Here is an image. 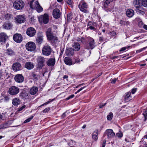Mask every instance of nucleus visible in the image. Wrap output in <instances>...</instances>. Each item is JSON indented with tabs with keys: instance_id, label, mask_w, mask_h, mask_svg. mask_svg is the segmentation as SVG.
<instances>
[{
	"instance_id": "c756f323",
	"label": "nucleus",
	"mask_w": 147,
	"mask_h": 147,
	"mask_svg": "<svg viewBox=\"0 0 147 147\" xmlns=\"http://www.w3.org/2000/svg\"><path fill=\"white\" fill-rule=\"evenodd\" d=\"M98 130L96 129L94 131L92 134V138L94 140H96L98 139L97 136L98 134Z\"/></svg>"
},
{
	"instance_id": "ea45409f",
	"label": "nucleus",
	"mask_w": 147,
	"mask_h": 147,
	"mask_svg": "<svg viewBox=\"0 0 147 147\" xmlns=\"http://www.w3.org/2000/svg\"><path fill=\"white\" fill-rule=\"evenodd\" d=\"M7 51V53L8 55H11L13 54V51L12 50L8 49Z\"/></svg>"
},
{
	"instance_id": "0eeeda50",
	"label": "nucleus",
	"mask_w": 147,
	"mask_h": 147,
	"mask_svg": "<svg viewBox=\"0 0 147 147\" xmlns=\"http://www.w3.org/2000/svg\"><path fill=\"white\" fill-rule=\"evenodd\" d=\"M26 49L28 51H33L35 50L36 48L35 43L32 42H29L26 45Z\"/></svg>"
},
{
	"instance_id": "8fccbe9b",
	"label": "nucleus",
	"mask_w": 147,
	"mask_h": 147,
	"mask_svg": "<svg viewBox=\"0 0 147 147\" xmlns=\"http://www.w3.org/2000/svg\"><path fill=\"white\" fill-rule=\"evenodd\" d=\"M117 79H118L117 78H114L111 82V83L112 84H115V83L116 80H117Z\"/></svg>"
},
{
	"instance_id": "ddd939ff",
	"label": "nucleus",
	"mask_w": 147,
	"mask_h": 147,
	"mask_svg": "<svg viewBox=\"0 0 147 147\" xmlns=\"http://www.w3.org/2000/svg\"><path fill=\"white\" fill-rule=\"evenodd\" d=\"M43 35L42 34L39 32L37 34L36 38V42L39 45L41 44L43 41Z\"/></svg>"
},
{
	"instance_id": "864d4df0",
	"label": "nucleus",
	"mask_w": 147,
	"mask_h": 147,
	"mask_svg": "<svg viewBox=\"0 0 147 147\" xmlns=\"http://www.w3.org/2000/svg\"><path fill=\"white\" fill-rule=\"evenodd\" d=\"M74 96V94L71 95L69 97L67 98H66V99L67 100H69L70 98H72Z\"/></svg>"
},
{
	"instance_id": "4468645a",
	"label": "nucleus",
	"mask_w": 147,
	"mask_h": 147,
	"mask_svg": "<svg viewBox=\"0 0 147 147\" xmlns=\"http://www.w3.org/2000/svg\"><path fill=\"white\" fill-rule=\"evenodd\" d=\"M15 20L16 22L19 24L24 23L26 20L25 17L23 15L17 16L15 18Z\"/></svg>"
},
{
	"instance_id": "a19ab883",
	"label": "nucleus",
	"mask_w": 147,
	"mask_h": 147,
	"mask_svg": "<svg viewBox=\"0 0 147 147\" xmlns=\"http://www.w3.org/2000/svg\"><path fill=\"white\" fill-rule=\"evenodd\" d=\"M33 116H32L30 118L27 119L26 120H25L24 121V123H26L30 122V120L33 119Z\"/></svg>"
},
{
	"instance_id": "72a5a7b5",
	"label": "nucleus",
	"mask_w": 147,
	"mask_h": 147,
	"mask_svg": "<svg viewBox=\"0 0 147 147\" xmlns=\"http://www.w3.org/2000/svg\"><path fill=\"white\" fill-rule=\"evenodd\" d=\"M142 7H139V8H138L136 9V11L138 13H139L142 15H143L145 13L143 11L141 10L142 9Z\"/></svg>"
},
{
	"instance_id": "4c0bfd02",
	"label": "nucleus",
	"mask_w": 147,
	"mask_h": 147,
	"mask_svg": "<svg viewBox=\"0 0 147 147\" xmlns=\"http://www.w3.org/2000/svg\"><path fill=\"white\" fill-rule=\"evenodd\" d=\"M143 114L145 117V121H146L147 119V111L146 110H144L143 113Z\"/></svg>"
},
{
	"instance_id": "f704fd0d",
	"label": "nucleus",
	"mask_w": 147,
	"mask_h": 147,
	"mask_svg": "<svg viewBox=\"0 0 147 147\" xmlns=\"http://www.w3.org/2000/svg\"><path fill=\"white\" fill-rule=\"evenodd\" d=\"M37 61L38 63H44L45 61V59L42 57H38L37 59Z\"/></svg>"
},
{
	"instance_id": "393cba45",
	"label": "nucleus",
	"mask_w": 147,
	"mask_h": 147,
	"mask_svg": "<svg viewBox=\"0 0 147 147\" xmlns=\"http://www.w3.org/2000/svg\"><path fill=\"white\" fill-rule=\"evenodd\" d=\"M64 61L65 63L67 65H71L72 64L71 59L69 57H66L64 59Z\"/></svg>"
},
{
	"instance_id": "37998d69",
	"label": "nucleus",
	"mask_w": 147,
	"mask_h": 147,
	"mask_svg": "<svg viewBox=\"0 0 147 147\" xmlns=\"http://www.w3.org/2000/svg\"><path fill=\"white\" fill-rule=\"evenodd\" d=\"M147 47H144L143 48H142L141 49H139L138 50H137L136 51V53H140V52H141L143 50L146 49Z\"/></svg>"
},
{
	"instance_id": "603ef678",
	"label": "nucleus",
	"mask_w": 147,
	"mask_h": 147,
	"mask_svg": "<svg viewBox=\"0 0 147 147\" xmlns=\"http://www.w3.org/2000/svg\"><path fill=\"white\" fill-rule=\"evenodd\" d=\"M128 48L127 47H123L120 50V51H123L125 50L126 49Z\"/></svg>"
},
{
	"instance_id": "39448f33",
	"label": "nucleus",
	"mask_w": 147,
	"mask_h": 147,
	"mask_svg": "<svg viewBox=\"0 0 147 147\" xmlns=\"http://www.w3.org/2000/svg\"><path fill=\"white\" fill-rule=\"evenodd\" d=\"M24 5V3L22 0H19L16 1L13 3L14 8L17 9H22Z\"/></svg>"
},
{
	"instance_id": "13d9d810",
	"label": "nucleus",
	"mask_w": 147,
	"mask_h": 147,
	"mask_svg": "<svg viewBox=\"0 0 147 147\" xmlns=\"http://www.w3.org/2000/svg\"><path fill=\"white\" fill-rule=\"evenodd\" d=\"M126 22L123 20H121L120 21V24L122 25H125V24Z\"/></svg>"
},
{
	"instance_id": "6e6552de",
	"label": "nucleus",
	"mask_w": 147,
	"mask_h": 147,
	"mask_svg": "<svg viewBox=\"0 0 147 147\" xmlns=\"http://www.w3.org/2000/svg\"><path fill=\"white\" fill-rule=\"evenodd\" d=\"M38 20L40 23H43L46 24H47L49 20V16L47 14H45L38 17Z\"/></svg>"
},
{
	"instance_id": "79ce46f5",
	"label": "nucleus",
	"mask_w": 147,
	"mask_h": 147,
	"mask_svg": "<svg viewBox=\"0 0 147 147\" xmlns=\"http://www.w3.org/2000/svg\"><path fill=\"white\" fill-rule=\"evenodd\" d=\"M123 134L121 132H119L116 134V136L119 138H121L123 136Z\"/></svg>"
},
{
	"instance_id": "69168bd1",
	"label": "nucleus",
	"mask_w": 147,
	"mask_h": 147,
	"mask_svg": "<svg viewBox=\"0 0 147 147\" xmlns=\"http://www.w3.org/2000/svg\"><path fill=\"white\" fill-rule=\"evenodd\" d=\"M84 84H80L78 85V86H77L76 87V88H77L78 87H79L82 85H83Z\"/></svg>"
},
{
	"instance_id": "423d86ee",
	"label": "nucleus",
	"mask_w": 147,
	"mask_h": 147,
	"mask_svg": "<svg viewBox=\"0 0 147 147\" xmlns=\"http://www.w3.org/2000/svg\"><path fill=\"white\" fill-rule=\"evenodd\" d=\"M94 40L91 38H89L88 40V44L85 46V48L88 49H92L95 47Z\"/></svg>"
},
{
	"instance_id": "bf43d9fd",
	"label": "nucleus",
	"mask_w": 147,
	"mask_h": 147,
	"mask_svg": "<svg viewBox=\"0 0 147 147\" xmlns=\"http://www.w3.org/2000/svg\"><path fill=\"white\" fill-rule=\"evenodd\" d=\"M90 29L91 30H95V28L94 27L92 26H90L88 28V29Z\"/></svg>"
},
{
	"instance_id": "a211bd4d",
	"label": "nucleus",
	"mask_w": 147,
	"mask_h": 147,
	"mask_svg": "<svg viewBox=\"0 0 147 147\" xmlns=\"http://www.w3.org/2000/svg\"><path fill=\"white\" fill-rule=\"evenodd\" d=\"M15 81L18 82H22L24 80V77L21 74L16 75L14 78Z\"/></svg>"
},
{
	"instance_id": "b1692460",
	"label": "nucleus",
	"mask_w": 147,
	"mask_h": 147,
	"mask_svg": "<svg viewBox=\"0 0 147 147\" xmlns=\"http://www.w3.org/2000/svg\"><path fill=\"white\" fill-rule=\"evenodd\" d=\"M72 47H73V49L74 51H79L80 48V46L79 43L78 42H74L72 45Z\"/></svg>"
},
{
	"instance_id": "338daca9",
	"label": "nucleus",
	"mask_w": 147,
	"mask_h": 147,
	"mask_svg": "<svg viewBox=\"0 0 147 147\" xmlns=\"http://www.w3.org/2000/svg\"><path fill=\"white\" fill-rule=\"evenodd\" d=\"M106 142H104L102 147H105Z\"/></svg>"
},
{
	"instance_id": "c9c22d12",
	"label": "nucleus",
	"mask_w": 147,
	"mask_h": 147,
	"mask_svg": "<svg viewBox=\"0 0 147 147\" xmlns=\"http://www.w3.org/2000/svg\"><path fill=\"white\" fill-rule=\"evenodd\" d=\"M113 117V114L111 112H110L109 113L108 115L107 116V119L108 120L110 121L112 119V118Z\"/></svg>"
},
{
	"instance_id": "1a4fd4ad",
	"label": "nucleus",
	"mask_w": 147,
	"mask_h": 147,
	"mask_svg": "<svg viewBox=\"0 0 147 147\" xmlns=\"http://www.w3.org/2000/svg\"><path fill=\"white\" fill-rule=\"evenodd\" d=\"M19 88L15 86H12L10 88L9 90V93L11 95H15L19 92Z\"/></svg>"
},
{
	"instance_id": "de8ad7c7",
	"label": "nucleus",
	"mask_w": 147,
	"mask_h": 147,
	"mask_svg": "<svg viewBox=\"0 0 147 147\" xmlns=\"http://www.w3.org/2000/svg\"><path fill=\"white\" fill-rule=\"evenodd\" d=\"M85 86H84V87H82V88H80V89H79L75 93V94H77V93H78L80 91H81L82 90H83V89H84V88H85Z\"/></svg>"
},
{
	"instance_id": "09e8293b",
	"label": "nucleus",
	"mask_w": 147,
	"mask_h": 147,
	"mask_svg": "<svg viewBox=\"0 0 147 147\" xmlns=\"http://www.w3.org/2000/svg\"><path fill=\"white\" fill-rule=\"evenodd\" d=\"M49 110H50L49 108H46L43 111V113H46V112H48V111H49Z\"/></svg>"
},
{
	"instance_id": "7c9ffc66",
	"label": "nucleus",
	"mask_w": 147,
	"mask_h": 147,
	"mask_svg": "<svg viewBox=\"0 0 147 147\" xmlns=\"http://www.w3.org/2000/svg\"><path fill=\"white\" fill-rule=\"evenodd\" d=\"M38 90V88L36 87H33L30 89V93L32 95L36 94Z\"/></svg>"
},
{
	"instance_id": "4d7b16f0",
	"label": "nucleus",
	"mask_w": 147,
	"mask_h": 147,
	"mask_svg": "<svg viewBox=\"0 0 147 147\" xmlns=\"http://www.w3.org/2000/svg\"><path fill=\"white\" fill-rule=\"evenodd\" d=\"M81 42L83 43L85 42V39L83 37L81 38Z\"/></svg>"
},
{
	"instance_id": "c85d7f7f",
	"label": "nucleus",
	"mask_w": 147,
	"mask_h": 147,
	"mask_svg": "<svg viewBox=\"0 0 147 147\" xmlns=\"http://www.w3.org/2000/svg\"><path fill=\"white\" fill-rule=\"evenodd\" d=\"M131 94L130 92H128L126 93L125 97V102H128L131 99Z\"/></svg>"
},
{
	"instance_id": "052dcab7",
	"label": "nucleus",
	"mask_w": 147,
	"mask_h": 147,
	"mask_svg": "<svg viewBox=\"0 0 147 147\" xmlns=\"http://www.w3.org/2000/svg\"><path fill=\"white\" fill-rule=\"evenodd\" d=\"M26 107L25 105H24L23 106H22L19 109V111H22L23 109L24 108Z\"/></svg>"
},
{
	"instance_id": "5fc2aeb1",
	"label": "nucleus",
	"mask_w": 147,
	"mask_h": 147,
	"mask_svg": "<svg viewBox=\"0 0 147 147\" xmlns=\"http://www.w3.org/2000/svg\"><path fill=\"white\" fill-rule=\"evenodd\" d=\"M32 76L35 79L37 80L38 79V76L36 74H32Z\"/></svg>"
},
{
	"instance_id": "e2e57ef3",
	"label": "nucleus",
	"mask_w": 147,
	"mask_h": 147,
	"mask_svg": "<svg viewBox=\"0 0 147 147\" xmlns=\"http://www.w3.org/2000/svg\"><path fill=\"white\" fill-rule=\"evenodd\" d=\"M110 33L111 34H112L113 36H115L116 35V33L115 32L113 31L112 32H110Z\"/></svg>"
},
{
	"instance_id": "774afa93",
	"label": "nucleus",
	"mask_w": 147,
	"mask_h": 147,
	"mask_svg": "<svg viewBox=\"0 0 147 147\" xmlns=\"http://www.w3.org/2000/svg\"><path fill=\"white\" fill-rule=\"evenodd\" d=\"M66 116L65 113H63L62 115V117L63 118H64Z\"/></svg>"
},
{
	"instance_id": "2f4dec72",
	"label": "nucleus",
	"mask_w": 147,
	"mask_h": 147,
	"mask_svg": "<svg viewBox=\"0 0 147 147\" xmlns=\"http://www.w3.org/2000/svg\"><path fill=\"white\" fill-rule=\"evenodd\" d=\"M4 18L6 20H10L12 19L13 17L11 15L7 13L5 14Z\"/></svg>"
},
{
	"instance_id": "2eb2a0df",
	"label": "nucleus",
	"mask_w": 147,
	"mask_h": 147,
	"mask_svg": "<svg viewBox=\"0 0 147 147\" xmlns=\"http://www.w3.org/2000/svg\"><path fill=\"white\" fill-rule=\"evenodd\" d=\"M13 39L16 42L20 43L22 40V36L20 34H16L14 35Z\"/></svg>"
},
{
	"instance_id": "c03bdc74",
	"label": "nucleus",
	"mask_w": 147,
	"mask_h": 147,
	"mask_svg": "<svg viewBox=\"0 0 147 147\" xmlns=\"http://www.w3.org/2000/svg\"><path fill=\"white\" fill-rule=\"evenodd\" d=\"M43 65V63H38V67L39 68H42Z\"/></svg>"
},
{
	"instance_id": "f3484780",
	"label": "nucleus",
	"mask_w": 147,
	"mask_h": 147,
	"mask_svg": "<svg viewBox=\"0 0 147 147\" xmlns=\"http://www.w3.org/2000/svg\"><path fill=\"white\" fill-rule=\"evenodd\" d=\"M3 28L5 29L9 30L12 29V24L9 22H5L3 25Z\"/></svg>"
},
{
	"instance_id": "7ed1b4c3",
	"label": "nucleus",
	"mask_w": 147,
	"mask_h": 147,
	"mask_svg": "<svg viewBox=\"0 0 147 147\" xmlns=\"http://www.w3.org/2000/svg\"><path fill=\"white\" fill-rule=\"evenodd\" d=\"M33 2V1H32L30 4V7L31 9H35L39 13L40 12L42 11L43 8L40 6L38 1H36L35 2L33 6L32 5Z\"/></svg>"
},
{
	"instance_id": "6ab92c4d",
	"label": "nucleus",
	"mask_w": 147,
	"mask_h": 147,
	"mask_svg": "<svg viewBox=\"0 0 147 147\" xmlns=\"http://www.w3.org/2000/svg\"><path fill=\"white\" fill-rule=\"evenodd\" d=\"M65 53L66 55L69 56H73L74 53V50L72 48H69L66 49Z\"/></svg>"
},
{
	"instance_id": "58836bf2",
	"label": "nucleus",
	"mask_w": 147,
	"mask_h": 147,
	"mask_svg": "<svg viewBox=\"0 0 147 147\" xmlns=\"http://www.w3.org/2000/svg\"><path fill=\"white\" fill-rule=\"evenodd\" d=\"M66 2L67 4L71 5V7L72 6V4L73 3L72 0H66Z\"/></svg>"
},
{
	"instance_id": "a18cd8bd",
	"label": "nucleus",
	"mask_w": 147,
	"mask_h": 147,
	"mask_svg": "<svg viewBox=\"0 0 147 147\" xmlns=\"http://www.w3.org/2000/svg\"><path fill=\"white\" fill-rule=\"evenodd\" d=\"M72 14L69 13L67 15V20H71L72 18Z\"/></svg>"
},
{
	"instance_id": "4be33fe9",
	"label": "nucleus",
	"mask_w": 147,
	"mask_h": 147,
	"mask_svg": "<svg viewBox=\"0 0 147 147\" xmlns=\"http://www.w3.org/2000/svg\"><path fill=\"white\" fill-rule=\"evenodd\" d=\"M107 134L109 138H112L114 137L115 135V133L111 129H108L107 130Z\"/></svg>"
},
{
	"instance_id": "6e6d98bb",
	"label": "nucleus",
	"mask_w": 147,
	"mask_h": 147,
	"mask_svg": "<svg viewBox=\"0 0 147 147\" xmlns=\"http://www.w3.org/2000/svg\"><path fill=\"white\" fill-rule=\"evenodd\" d=\"M106 104V103L104 104H100L99 105V108H102Z\"/></svg>"
},
{
	"instance_id": "aec40b11",
	"label": "nucleus",
	"mask_w": 147,
	"mask_h": 147,
	"mask_svg": "<svg viewBox=\"0 0 147 147\" xmlns=\"http://www.w3.org/2000/svg\"><path fill=\"white\" fill-rule=\"evenodd\" d=\"M55 58H50L47 61V64L49 66H53L55 65Z\"/></svg>"
},
{
	"instance_id": "9d476101",
	"label": "nucleus",
	"mask_w": 147,
	"mask_h": 147,
	"mask_svg": "<svg viewBox=\"0 0 147 147\" xmlns=\"http://www.w3.org/2000/svg\"><path fill=\"white\" fill-rule=\"evenodd\" d=\"M52 49L48 45L45 46L42 49V53L43 55L48 56L50 55Z\"/></svg>"
},
{
	"instance_id": "f257e3e1",
	"label": "nucleus",
	"mask_w": 147,
	"mask_h": 147,
	"mask_svg": "<svg viewBox=\"0 0 147 147\" xmlns=\"http://www.w3.org/2000/svg\"><path fill=\"white\" fill-rule=\"evenodd\" d=\"M46 35L48 40L54 43L57 42L58 38L55 35L53 34L51 29L49 28L47 29Z\"/></svg>"
},
{
	"instance_id": "412c9836",
	"label": "nucleus",
	"mask_w": 147,
	"mask_h": 147,
	"mask_svg": "<svg viewBox=\"0 0 147 147\" xmlns=\"http://www.w3.org/2000/svg\"><path fill=\"white\" fill-rule=\"evenodd\" d=\"M7 38V36L5 33H1L0 34V42H4Z\"/></svg>"
},
{
	"instance_id": "dca6fc26",
	"label": "nucleus",
	"mask_w": 147,
	"mask_h": 147,
	"mask_svg": "<svg viewBox=\"0 0 147 147\" xmlns=\"http://www.w3.org/2000/svg\"><path fill=\"white\" fill-rule=\"evenodd\" d=\"M12 68L13 70L17 71L22 69V66L20 63L16 62L13 65Z\"/></svg>"
},
{
	"instance_id": "5701e85b",
	"label": "nucleus",
	"mask_w": 147,
	"mask_h": 147,
	"mask_svg": "<svg viewBox=\"0 0 147 147\" xmlns=\"http://www.w3.org/2000/svg\"><path fill=\"white\" fill-rule=\"evenodd\" d=\"M25 67L28 69H31L33 68L34 65L32 63L30 62H28L26 63Z\"/></svg>"
},
{
	"instance_id": "9b49d317",
	"label": "nucleus",
	"mask_w": 147,
	"mask_h": 147,
	"mask_svg": "<svg viewBox=\"0 0 147 147\" xmlns=\"http://www.w3.org/2000/svg\"><path fill=\"white\" fill-rule=\"evenodd\" d=\"M36 33L35 29L32 27L28 28L26 30V33L29 36L32 37L34 36Z\"/></svg>"
},
{
	"instance_id": "cd10ccee",
	"label": "nucleus",
	"mask_w": 147,
	"mask_h": 147,
	"mask_svg": "<svg viewBox=\"0 0 147 147\" xmlns=\"http://www.w3.org/2000/svg\"><path fill=\"white\" fill-rule=\"evenodd\" d=\"M20 100L18 98H15L13 99L12 100V103L15 106H17L19 105Z\"/></svg>"
},
{
	"instance_id": "49530a36",
	"label": "nucleus",
	"mask_w": 147,
	"mask_h": 147,
	"mask_svg": "<svg viewBox=\"0 0 147 147\" xmlns=\"http://www.w3.org/2000/svg\"><path fill=\"white\" fill-rule=\"evenodd\" d=\"M53 99L52 100H51V101H47V102L43 104H42V105H41V106H40L39 107H41V106H44L45 105H47L48 104H49V103L50 102L52 101L53 100Z\"/></svg>"
},
{
	"instance_id": "a878e982",
	"label": "nucleus",
	"mask_w": 147,
	"mask_h": 147,
	"mask_svg": "<svg viewBox=\"0 0 147 147\" xmlns=\"http://www.w3.org/2000/svg\"><path fill=\"white\" fill-rule=\"evenodd\" d=\"M134 11L131 9H128L126 12V14L129 17H131L134 15Z\"/></svg>"
},
{
	"instance_id": "f03ea898",
	"label": "nucleus",
	"mask_w": 147,
	"mask_h": 147,
	"mask_svg": "<svg viewBox=\"0 0 147 147\" xmlns=\"http://www.w3.org/2000/svg\"><path fill=\"white\" fill-rule=\"evenodd\" d=\"M113 0H106L103 2V6L102 8L106 11H111L113 8V6H111L109 5L110 3L112 2Z\"/></svg>"
},
{
	"instance_id": "3c124183",
	"label": "nucleus",
	"mask_w": 147,
	"mask_h": 147,
	"mask_svg": "<svg viewBox=\"0 0 147 147\" xmlns=\"http://www.w3.org/2000/svg\"><path fill=\"white\" fill-rule=\"evenodd\" d=\"M136 88H133L131 90V93L132 94H134L136 92Z\"/></svg>"
},
{
	"instance_id": "bb28decb",
	"label": "nucleus",
	"mask_w": 147,
	"mask_h": 147,
	"mask_svg": "<svg viewBox=\"0 0 147 147\" xmlns=\"http://www.w3.org/2000/svg\"><path fill=\"white\" fill-rule=\"evenodd\" d=\"M133 4L136 9L141 7V4L139 0H135L133 1Z\"/></svg>"
},
{
	"instance_id": "20e7f679",
	"label": "nucleus",
	"mask_w": 147,
	"mask_h": 147,
	"mask_svg": "<svg viewBox=\"0 0 147 147\" xmlns=\"http://www.w3.org/2000/svg\"><path fill=\"white\" fill-rule=\"evenodd\" d=\"M78 7L80 11L86 13H88V11L86 9L88 7V5L84 1H82L78 5Z\"/></svg>"
},
{
	"instance_id": "f8f14e48",
	"label": "nucleus",
	"mask_w": 147,
	"mask_h": 147,
	"mask_svg": "<svg viewBox=\"0 0 147 147\" xmlns=\"http://www.w3.org/2000/svg\"><path fill=\"white\" fill-rule=\"evenodd\" d=\"M61 13L59 9L57 8L54 9L53 11V15L55 19L59 18L61 15Z\"/></svg>"
},
{
	"instance_id": "e433bc0d",
	"label": "nucleus",
	"mask_w": 147,
	"mask_h": 147,
	"mask_svg": "<svg viewBox=\"0 0 147 147\" xmlns=\"http://www.w3.org/2000/svg\"><path fill=\"white\" fill-rule=\"evenodd\" d=\"M142 4L145 7H147V0H142Z\"/></svg>"
},
{
	"instance_id": "0e129e2a",
	"label": "nucleus",
	"mask_w": 147,
	"mask_h": 147,
	"mask_svg": "<svg viewBox=\"0 0 147 147\" xmlns=\"http://www.w3.org/2000/svg\"><path fill=\"white\" fill-rule=\"evenodd\" d=\"M4 100L6 101H7L9 100V98L7 96H5L4 97Z\"/></svg>"
},
{
	"instance_id": "473e14b6",
	"label": "nucleus",
	"mask_w": 147,
	"mask_h": 147,
	"mask_svg": "<svg viewBox=\"0 0 147 147\" xmlns=\"http://www.w3.org/2000/svg\"><path fill=\"white\" fill-rule=\"evenodd\" d=\"M20 96L22 98L25 99L28 98V94L26 92H23L20 93Z\"/></svg>"
},
{
	"instance_id": "680f3d73",
	"label": "nucleus",
	"mask_w": 147,
	"mask_h": 147,
	"mask_svg": "<svg viewBox=\"0 0 147 147\" xmlns=\"http://www.w3.org/2000/svg\"><path fill=\"white\" fill-rule=\"evenodd\" d=\"M143 28L145 30H147V25L144 24L143 25Z\"/></svg>"
}]
</instances>
